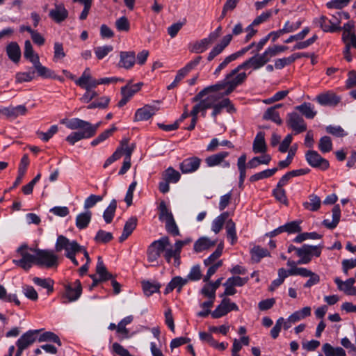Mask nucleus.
I'll use <instances>...</instances> for the list:
<instances>
[{
    "instance_id": "obj_58",
    "label": "nucleus",
    "mask_w": 356,
    "mask_h": 356,
    "mask_svg": "<svg viewBox=\"0 0 356 356\" xmlns=\"http://www.w3.org/2000/svg\"><path fill=\"white\" fill-rule=\"evenodd\" d=\"M355 279L353 277L349 278L344 282V285L342 286V289L346 294L349 296H356V289L354 287Z\"/></svg>"
},
{
    "instance_id": "obj_3",
    "label": "nucleus",
    "mask_w": 356,
    "mask_h": 356,
    "mask_svg": "<svg viewBox=\"0 0 356 356\" xmlns=\"http://www.w3.org/2000/svg\"><path fill=\"white\" fill-rule=\"evenodd\" d=\"M170 242L168 236L161 237L160 239L153 241L147 249V258L149 262L157 261L161 253L165 250V248L170 246Z\"/></svg>"
},
{
    "instance_id": "obj_46",
    "label": "nucleus",
    "mask_w": 356,
    "mask_h": 356,
    "mask_svg": "<svg viewBox=\"0 0 356 356\" xmlns=\"http://www.w3.org/2000/svg\"><path fill=\"white\" fill-rule=\"evenodd\" d=\"M159 218L162 222L168 221L170 219H172L173 215L171 211L168 208L165 202L164 201L161 202L159 207Z\"/></svg>"
},
{
    "instance_id": "obj_27",
    "label": "nucleus",
    "mask_w": 356,
    "mask_h": 356,
    "mask_svg": "<svg viewBox=\"0 0 356 356\" xmlns=\"http://www.w3.org/2000/svg\"><path fill=\"white\" fill-rule=\"evenodd\" d=\"M295 108L307 119H313L317 114V111L315 110L314 106L309 102H304L303 104L296 106Z\"/></svg>"
},
{
    "instance_id": "obj_36",
    "label": "nucleus",
    "mask_w": 356,
    "mask_h": 356,
    "mask_svg": "<svg viewBox=\"0 0 356 356\" xmlns=\"http://www.w3.org/2000/svg\"><path fill=\"white\" fill-rule=\"evenodd\" d=\"M96 272L100 277V280H108L113 278L112 274L107 271L101 257H98Z\"/></svg>"
},
{
    "instance_id": "obj_15",
    "label": "nucleus",
    "mask_w": 356,
    "mask_h": 356,
    "mask_svg": "<svg viewBox=\"0 0 356 356\" xmlns=\"http://www.w3.org/2000/svg\"><path fill=\"white\" fill-rule=\"evenodd\" d=\"M69 13L63 3H54V7L50 10L49 17L56 23L60 24L68 17Z\"/></svg>"
},
{
    "instance_id": "obj_57",
    "label": "nucleus",
    "mask_w": 356,
    "mask_h": 356,
    "mask_svg": "<svg viewBox=\"0 0 356 356\" xmlns=\"http://www.w3.org/2000/svg\"><path fill=\"white\" fill-rule=\"evenodd\" d=\"M0 299L11 302H14L16 305H20V301L17 299V296L15 294H7L6 289L0 284Z\"/></svg>"
},
{
    "instance_id": "obj_49",
    "label": "nucleus",
    "mask_w": 356,
    "mask_h": 356,
    "mask_svg": "<svg viewBox=\"0 0 356 356\" xmlns=\"http://www.w3.org/2000/svg\"><path fill=\"white\" fill-rule=\"evenodd\" d=\"M278 170V168H274L272 169H267L256 173L250 177L251 182H254L260 179H266L272 177Z\"/></svg>"
},
{
    "instance_id": "obj_61",
    "label": "nucleus",
    "mask_w": 356,
    "mask_h": 356,
    "mask_svg": "<svg viewBox=\"0 0 356 356\" xmlns=\"http://www.w3.org/2000/svg\"><path fill=\"white\" fill-rule=\"evenodd\" d=\"M113 50V47L111 45H105L102 47H97L94 49L95 54L97 58L99 60L103 59L110 52Z\"/></svg>"
},
{
    "instance_id": "obj_39",
    "label": "nucleus",
    "mask_w": 356,
    "mask_h": 356,
    "mask_svg": "<svg viewBox=\"0 0 356 356\" xmlns=\"http://www.w3.org/2000/svg\"><path fill=\"white\" fill-rule=\"evenodd\" d=\"M142 83H138L136 84H127L121 88L122 96H126L129 99L140 90Z\"/></svg>"
},
{
    "instance_id": "obj_22",
    "label": "nucleus",
    "mask_w": 356,
    "mask_h": 356,
    "mask_svg": "<svg viewBox=\"0 0 356 356\" xmlns=\"http://www.w3.org/2000/svg\"><path fill=\"white\" fill-rule=\"evenodd\" d=\"M1 113L6 115L7 118H16L19 115H24L27 112V109L24 105H19L17 106H8L1 109Z\"/></svg>"
},
{
    "instance_id": "obj_11",
    "label": "nucleus",
    "mask_w": 356,
    "mask_h": 356,
    "mask_svg": "<svg viewBox=\"0 0 356 356\" xmlns=\"http://www.w3.org/2000/svg\"><path fill=\"white\" fill-rule=\"evenodd\" d=\"M231 311H238V307L234 302H231L228 298H224L220 304L211 312L213 318H219Z\"/></svg>"
},
{
    "instance_id": "obj_59",
    "label": "nucleus",
    "mask_w": 356,
    "mask_h": 356,
    "mask_svg": "<svg viewBox=\"0 0 356 356\" xmlns=\"http://www.w3.org/2000/svg\"><path fill=\"white\" fill-rule=\"evenodd\" d=\"M284 232H287L288 234H295L300 233L302 230L301 227L300 226V222L298 221H291L287 222L282 225Z\"/></svg>"
},
{
    "instance_id": "obj_48",
    "label": "nucleus",
    "mask_w": 356,
    "mask_h": 356,
    "mask_svg": "<svg viewBox=\"0 0 356 356\" xmlns=\"http://www.w3.org/2000/svg\"><path fill=\"white\" fill-rule=\"evenodd\" d=\"M263 119L266 120H270L278 125L282 124V120L280 117V114L274 108H268L263 115Z\"/></svg>"
},
{
    "instance_id": "obj_6",
    "label": "nucleus",
    "mask_w": 356,
    "mask_h": 356,
    "mask_svg": "<svg viewBox=\"0 0 356 356\" xmlns=\"http://www.w3.org/2000/svg\"><path fill=\"white\" fill-rule=\"evenodd\" d=\"M34 252L36 254V265L47 268L58 265V257L52 250L36 249Z\"/></svg>"
},
{
    "instance_id": "obj_8",
    "label": "nucleus",
    "mask_w": 356,
    "mask_h": 356,
    "mask_svg": "<svg viewBox=\"0 0 356 356\" xmlns=\"http://www.w3.org/2000/svg\"><path fill=\"white\" fill-rule=\"evenodd\" d=\"M305 159L308 164L313 168L325 170L330 167L329 161L323 158L316 151H307L305 154Z\"/></svg>"
},
{
    "instance_id": "obj_16",
    "label": "nucleus",
    "mask_w": 356,
    "mask_h": 356,
    "mask_svg": "<svg viewBox=\"0 0 356 356\" xmlns=\"http://www.w3.org/2000/svg\"><path fill=\"white\" fill-rule=\"evenodd\" d=\"M65 296L69 302L76 300L81 294L82 286L81 282L76 280L72 284H67L65 285Z\"/></svg>"
},
{
    "instance_id": "obj_9",
    "label": "nucleus",
    "mask_w": 356,
    "mask_h": 356,
    "mask_svg": "<svg viewBox=\"0 0 356 356\" xmlns=\"http://www.w3.org/2000/svg\"><path fill=\"white\" fill-rule=\"evenodd\" d=\"M286 123L296 134L302 133L307 130V124L305 120L296 112L287 115Z\"/></svg>"
},
{
    "instance_id": "obj_34",
    "label": "nucleus",
    "mask_w": 356,
    "mask_h": 356,
    "mask_svg": "<svg viewBox=\"0 0 356 356\" xmlns=\"http://www.w3.org/2000/svg\"><path fill=\"white\" fill-rule=\"evenodd\" d=\"M33 282L35 284L46 289L48 294L51 293L54 291V282L51 278H40L35 277L33 278Z\"/></svg>"
},
{
    "instance_id": "obj_51",
    "label": "nucleus",
    "mask_w": 356,
    "mask_h": 356,
    "mask_svg": "<svg viewBox=\"0 0 356 356\" xmlns=\"http://www.w3.org/2000/svg\"><path fill=\"white\" fill-rule=\"evenodd\" d=\"M39 342L49 341L56 343L58 346H62L60 338L58 335L52 332H45L40 335L38 338Z\"/></svg>"
},
{
    "instance_id": "obj_7",
    "label": "nucleus",
    "mask_w": 356,
    "mask_h": 356,
    "mask_svg": "<svg viewBox=\"0 0 356 356\" xmlns=\"http://www.w3.org/2000/svg\"><path fill=\"white\" fill-rule=\"evenodd\" d=\"M55 250L57 252L65 250V254H68L78 253L83 249L76 241H70L67 237L60 235L57 238Z\"/></svg>"
},
{
    "instance_id": "obj_1",
    "label": "nucleus",
    "mask_w": 356,
    "mask_h": 356,
    "mask_svg": "<svg viewBox=\"0 0 356 356\" xmlns=\"http://www.w3.org/2000/svg\"><path fill=\"white\" fill-rule=\"evenodd\" d=\"M268 61L269 60L265 52L261 54H257L233 69L226 75L227 79L232 81L234 80L238 75L244 74L245 77L240 83V85H242L247 79V74L244 72H240L241 70H248L250 68L253 70H257L264 66Z\"/></svg>"
},
{
    "instance_id": "obj_20",
    "label": "nucleus",
    "mask_w": 356,
    "mask_h": 356,
    "mask_svg": "<svg viewBox=\"0 0 356 356\" xmlns=\"http://www.w3.org/2000/svg\"><path fill=\"white\" fill-rule=\"evenodd\" d=\"M232 40V35L227 34V35H225L222 38V39L221 40L219 44H216L211 50V51L209 52V54L208 55L207 60L209 61H211L212 60H213L215 58V57H216L217 56L220 54L224 51V49L229 45V44L230 43Z\"/></svg>"
},
{
    "instance_id": "obj_53",
    "label": "nucleus",
    "mask_w": 356,
    "mask_h": 356,
    "mask_svg": "<svg viewBox=\"0 0 356 356\" xmlns=\"http://www.w3.org/2000/svg\"><path fill=\"white\" fill-rule=\"evenodd\" d=\"M251 253L252 259L257 262L260 261L261 259L264 257L270 256V253L268 250L260 246H254L252 249Z\"/></svg>"
},
{
    "instance_id": "obj_42",
    "label": "nucleus",
    "mask_w": 356,
    "mask_h": 356,
    "mask_svg": "<svg viewBox=\"0 0 356 356\" xmlns=\"http://www.w3.org/2000/svg\"><path fill=\"white\" fill-rule=\"evenodd\" d=\"M117 208V201L113 199L111 201L108 207L103 213L104 220L106 223H111L114 218L115 210Z\"/></svg>"
},
{
    "instance_id": "obj_18",
    "label": "nucleus",
    "mask_w": 356,
    "mask_h": 356,
    "mask_svg": "<svg viewBox=\"0 0 356 356\" xmlns=\"http://www.w3.org/2000/svg\"><path fill=\"white\" fill-rule=\"evenodd\" d=\"M212 108L211 116L213 118H216L218 115L220 114L223 108H227V112L229 113L235 112L234 105L228 98L222 99L221 101H219V99L216 100Z\"/></svg>"
},
{
    "instance_id": "obj_38",
    "label": "nucleus",
    "mask_w": 356,
    "mask_h": 356,
    "mask_svg": "<svg viewBox=\"0 0 356 356\" xmlns=\"http://www.w3.org/2000/svg\"><path fill=\"white\" fill-rule=\"evenodd\" d=\"M229 217L228 212H223L220 216H218L217 218H216L212 222V226L211 229L213 232H214L216 234H218L220 232V231L222 229L223 225L225 224V221Z\"/></svg>"
},
{
    "instance_id": "obj_62",
    "label": "nucleus",
    "mask_w": 356,
    "mask_h": 356,
    "mask_svg": "<svg viewBox=\"0 0 356 356\" xmlns=\"http://www.w3.org/2000/svg\"><path fill=\"white\" fill-rule=\"evenodd\" d=\"M113 238V235L111 232L100 229L97 232L94 239L97 243H106L111 241Z\"/></svg>"
},
{
    "instance_id": "obj_5",
    "label": "nucleus",
    "mask_w": 356,
    "mask_h": 356,
    "mask_svg": "<svg viewBox=\"0 0 356 356\" xmlns=\"http://www.w3.org/2000/svg\"><path fill=\"white\" fill-rule=\"evenodd\" d=\"M323 245H309L304 244L300 249L297 250V256L300 258L297 261L298 264H307L312 259V257H318L321 254Z\"/></svg>"
},
{
    "instance_id": "obj_25",
    "label": "nucleus",
    "mask_w": 356,
    "mask_h": 356,
    "mask_svg": "<svg viewBox=\"0 0 356 356\" xmlns=\"http://www.w3.org/2000/svg\"><path fill=\"white\" fill-rule=\"evenodd\" d=\"M137 223L138 219L135 216H132L128 219L124 226L122 234L119 238L120 242H123L132 234L137 226Z\"/></svg>"
},
{
    "instance_id": "obj_24",
    "label": "nucleus",
    "mask_w": 356,
    "mask_h": 356,
    "mask_svg": "<svg viewBox=\"0 0 356 356\" xmlns=\"http://www.w3.org/2000/svg\"><path fill=\"white\" fill-rule=\"evenodd\" d=\"M120 65L125 69H130L134 67L136 63V54L133 51L120 52Z\"/></svg>"
},
{
    "instance_id": "obj_60",
    "label": "nucleus",
    "mask_w": 356,
    "mask_h": 356,
    "mask_svg": "<svg viewBox=\"0 0 356 356\" xmlns=\"http://www.w3.org/2000/svg\"><path fill=\"white\" fill-rule=\"evenodd\" d=\"M321 237L322 236L321 234L315 232L309 233L305 232L296 236L293 241L295 243H302L307 239H320Z\"/></svg>"
},
{
    "instance_id": "obj_13",
    "label": "nucleus",
    "mask_w": 356,
    "mask_h": 356,
    "mask_svg": "<svg viewBox=\"0 0 356 356\" xmlns=\"http://www.w3.org/2000/svg\"><path fill=\"white\" fill-rule=\"evenodd\" d=\"M229 156L227 152H220L215 154H212L205 159V163L208 167H214L221 165L222 168H228L230 166L229 161L225 159Z\"/></svg>"
},
{
    "instance_id": "obj_33",
    "label": "nucleus",
    "mask_w": 356,
    "mask_h": 356,
    "mask_svg": "<svg viewBox=\"0 0 356 356\" xmlns=\"http://www.w3.org/2000/svg\"><path fill=\"white\" fill-rule=\"evenodd\" d=\"M309 202L303 203L304 208L311 211H318L321 204L320 197L315 194H312L309 196Z\"/></svg>"
},
{
    "instance_id": "obj_29",
    "label": "nucleus",
    "mask_w": 356,
    "mask_h": 356,
    "mask_svg": "<svg viewBox=\"0 0 356 356\" xmlns=\"http://www.w3.org/2000/svg\"><path fill=\"white\" fill-rule=\"evenodd\" d=\"M305 56L303 54L296 53L289 57L278 58L275 60V67L278 70L284 68L286 65L293 63L296 59Z\"/></svg>"
},
{
    "instance_id": "obj_30",
    "label": "nucleus",
    "mask_w": 356,
    "mask_h": 356,
    "mask_svg": "<svg viewBox=\"0 0 356 356\" xmlns=\"http://www.w3.org/2000/svg\"><path fill=\"white\" fill-rule=\"evenodd\" d=\"M29 163V158L27 155H24L20 161V164L18 168V175L13 183L11 188L17 187L22 181V179L26 173L27 166Z\"/></svg>"
},
{
    "instance_id": "obj_43",
    "label": "nucleus",
    "mask_w": 356,
    "mask_h": 356,
    "mask_svg": "<svg viewBox=\"0 0 356 356\" xmlns=\"http://www.w3.org/2000/svg\"><path fill=\"white\" fill-rule=\"evenodd\" d=\"M33 66L36 70L38 76H42L43 78H56L54 72H52L47 67L43 66L40 63V60H36V61H35V63L33 64Z\"/></svg>"
},
{
    "instance_id": "obj_10",
    "label": "nucleus",
    "mask_w": 356,
    "mask_h": 356,
    "mask_svg": "<svg viewBox=\"0 0 356 356\" xmlns=\"http://www.w3.org/2000/svg\"><path fill=\"white\" fill-rule=\"evenodd\" d=\"M75 83L86 90H91L100 84L99 79L92 78L90 69L86 68L81 76L75 81Z\"/></svg>"
},
{
    "instance_id": "obj_2",
    "label": "nucleus",
    "mask_w": 356,
    "mask_h": 356,
    "mask_svg": "<svg viewBox=\"0 0 356 356\" xmlns=\"http://www.w3.org/2000/svg\"><path fill=\"white\" fill-rule=\"evenodd\" d=\"M244 74H239L234 80H229L227 79V76L225 79L220 82L217 83L215 85L208 86L198 92L193 99V102L201 101L203 97L209 92H216L225 89L223 92L224 95H228L232 93L237 86H240V83L244 79Z\"/></svg>"
},
{
    "instance_id": "obj_14",
    "label": "nucleus",
    "mask_w": 356,
    "mask_h": 356,
    "mask_svg": "<svg viewBox=\"0 0 356 356\" xmlns=\"http://www.w3.org/2000/svg\"><path fill=\"white\" fill-rule=\"evenodd\" d=\"M316 100L321 106H336L341 102V97L329 90L317 95Z\"/></svg>"
},
{
    "instance_id": "obj_37",
    "label": "nucleus",
    "mask_w": 356,
    "mask_h": 356,
    "mask_svg": "<svg viewBox=\"0 0 356 356\" xmlns=\"http://www.w3.org/2000/svg\"><path fill=\"white\" fill-rule=\"evenodd\" d=\"M318 24L321 28L326 32H334L337 29V22L335 20V22H331L330 19H329L325 16H321L318 20Z\"/></svg>"
},
{
    "instance_id": "obj_23",
    "label": "nucleus",
    "mask_w": 356,
    "mask_h": 356,
    "mask_svg": "<svg viewBox=\"0 0 356 356\" xmlns=\"http://www.w3.org/2000/svg\"><path fill=\"white\" fill-rule=\"evenodd\" d=\"M267 147L265 141V134L259 131L256 135L252 145V151L255 154H264L266 152Z\"/></svg>"
},
{
    "instance_id": "obj_50",
    "label": "nucleus",
    "mask_w": 356,
    "mask_h": 356,
    "mask_svg": "<svg viewBox=\"0 0 356 356\" xmlns=\"http://www.w3.org/2000/svg\"><path fill=\"white\" fill-rule=\"evenodd\" d=\"M227 237L234 245L237 241L236 225L232 220H228L226 223Z\"/></svg>"
},
{
    "instance_id": "obj_55",
    "label": "nucleus",
    "mask_w": 356,
    "mask_h": 356,
    "mask_svg": "<svg viewBox=\"0 0 356 356\" xmlns=\"http://www.w3.org/2000/svg\"><path fill=\"white\" fill-rule=\"evenodd\" d=\"M318 149L322 153L330 152L332 149V143L329 136H323L319 140Z\"/></svg>"
},
{
    "instance_id": "obj_45",
    "label": "nucleus",
    "mask_w": 356,
    "mask_h": 356,
    "mask_svg": "<svg viewBox=\"0 0 356 356\" xmlns=\"http://www.w3.org/2000/svg\"><path fill=\"white\" fill-rule=\"evenodd\" d=\"M24 56L33 64L35 63V61H36V60H40L39 56L37 54L34 53L32 44L29 40L25 41Z\"/></svg>"
},
{
    "instance_id": "obj_47",
    "label": "nucleus",
    "mask_w": 356,
    "mask_h": 356,
    "mask_svg": "<svg viewBox=\"0 0 356 356\" xmlns=\"http://www.w3.org/2000/svg\"><path fill=\"white\" fill-rule=\"evenodd\" d=\"M142 286L145 296H150L154 293L158 292L159 291L161 284L156 282H150L149 281H143Z\"/></svg>"
},
{
    "instance_id": "obj_52",
    "label": "nucleus",
    "mask_w": 356,
    "mask_h": 356,
    "mask_svg": "<svg viewBox=\"0 0 356 356\" xmlns=\"http://www.w3.org/2000/svg\"><path fill=\"white\" fill-rule=\"evenodd\" d=\"M88 125V122L81 120L79 118H72L67 122V128L71 130H86Z\"/></svg>"
},
{
    "instance_id": "obj_12",
    "label": "nucleus",
    "mask_w": 356,
    "mask_h": 356,
    "mask_svg": "<svg viewBox=\"0 0 356 356\" xmlns=\"http://www.w3.org/2000/svg\"><path fill=\"white\" fill-rule=\"evenodd\" d=\"M220 97L218 95H210L207 98L202 99L200 102L195 104L192 111H191V115H197L200 112H204L209 108H212L213 106L214 102L218 100Z\"/></svg>"
},
{
    "instance_id": "obj_63",
    "label": "nucleus",
    "mask_w": 356,
    "mask_h": 356,
    "mask_svg": "<svg viewBox=\"0 0 356 356\" xmlns=\"http://www.w3.org/2000/svg\"><path fill=\"white\" fill-rule=\"evenodd\" d=\"M273 195L280 202L284 204H288L286 192L284 189L282 188V187H278V186H277L276 188L273 191Z\"/></svg>"
},
{
    "instance_id": "obj_41",
    "label": "nucleus",
    "mask_w": 356,
    "mask_h": 356,
    "mask_svg": "<svg viewBox=\"0 0 356 356\" xmlns=\"http://www.w3.org/2000/svg\"><path fill=\"white\" fill-rule=\"evenodd\" d=\"M88 132L86 130H79L78 131L72 132L70 135L66 137V140L71 145H74L75 143L82 140L90 138L89 135H88Z\"/></svg>"
},
{
    "instance_id": "obj_26",
    "label": "nucleus",
    "mask_w": 356,
    "mask_h": 356,
    "mask_svg": "<svg viewBox=\"0 0 356 356\" xmlns=\"http://www.w3.org/2000/svg\"><path fill=\"white\" fill-rule=\"evenodd\" d=\"M6 54L10 60L17 63L21 58V49L16 42H10L6 47Z\"/></svg>"
},
{
    "instance_id": "obj_35",
    "label": "nucleus",
    "mask_w": 356,
    "mask_h": 356,
    "mask_svg": "<svg viewBox=\"0 0 356 356\" xmlns=\"http://www.w3.org/2000/svg\"><path fill=\"white\" fill-rule=\"evenodd\" d=\"M322 350L325 356H346V352L342 348H334L328 343L323 345Z\"/></svg>"
},
{
    "instance_id": "obj_64",
    "label": "nucleus",
    "mask_w": 356,
    "mask_h": 356,
    "mask_svg": "<svg viewBox=\"0 0 356 356\" xmlns=\"http://www.w3.org/2000/svg\"><path fill=\"white\" fill-rule=\"evenodd\" d=\"M22 292L24 294V296L33 301H35L38 298V294L35 289L32 286L29 285H24L22 286Z\"/></svg>"
},
{
    "instance_id": "obj_31",
    "label": "nucleus",
    "mask_w": 356,
    "mask_h": 356,
    "mask_svg": "<svg viewBox=\"0 0 356 356\" xmlns=\"http://www.w3.org/2000/svg\"><path fill=\"white\" fill-rule=\"evenodd\" d=\"M216 241H211L207 237H201L194 243V250L196 252H200L209 249L216 245Z\"/></svg>"
},
{
    "instance_id": "obj_28",
    "label": "nucleus",
    "mask_w": 356,
    "mask_h": 356,
    "mask_svg": "<svg viewBox=\"0 0 356 356\" xmlns=\"http://www.w3.org/2000/svg\"><path fill=\"white\" fill-rule=\"evenodd\" d=\"M332 220L330 221L325 219L323 221V225L328 229H332L335 228L339 222L341 218V209L339 204L334 206L332 210Z\"/></svg>"
},
{
    "instance_id": "obj_17",
    "label": "nucleus",
    "mask_w": 356,
    "mask_h": 356,
    "mask_svg": "<svg viewBox=\"0 0 356 356\" xmlns=\"http://www.w3.org/2000/svg\"><path fill=\"white\" fill-rule=\"evenodd\" d=\"M201 159L197 156L189 157L184 159L179 165V169L184 174L195 172L200 165Z\"/></svg>"
},
{
    "instance_id": "obj_54",
    "label": "nucleus",
    "mask_w": 356,
    "mask_h": 356,
    "mask_svg": "<svg viewBox=\"0 0 356 356\" xmlns=\"http://www.w3.org/2000/svg\"><path fill=\"white\" fill-rule=\"evenodd\" d=\"M288 49V47L283 45H274L269 47L265 50V54L270 60L271 58L278 55L279 54L284 52Z\"/></svg>"
},
{
    "instance_id": "obj_44",
    "label": "nucleus",
    "mask_w": 356,
    "mask_h": 356,
    "mask_svg": "<svg viewBox=\"0 0 356 356\" xmlns=\"http://www.w3.org/2000/svg\"><path fill=\"white\" fill-rule=\"evenodd\" d=\"M180 177V173L172 167L167 168L163 173V179L169 181L170 183L178 182Z\"/></svg>"
},
{
    "instance_id": "obj_21",
    "label": "nucleus",
    "mask_w": 356,
    "mask_h": 356,
    "mask_svg": "<svg viewBox=\"0 0 356 356\" xmlns=\"http://www.w3.org/2000/svg\"><path fill=\"white\" fill-rule=\"evenodd\" d=\"M156 111L157 108L155 106L145 105L136 111L134 115V120H147L156 113Z\"/></svg>"
},
{
    "instance_id": "obj_4",
    "label": "nucleus",
    "mask_w": 356,
    "mask_h": 356,
    "mask_svg": "<svg viewBox=\"0 0 356 356\" xmlns=\"http://www.w3.org/2000/svg\"><path fill=\"white\" fill-rule=\"evenodd\" d=\"M29 248L27 245L23 244L17 249V253L20 255L19 259H14L13 263L23 270L28 271L33 264H36V254H32L29 252ZM31 251L34 250L30 249Z\"/></svg>"
},
{
    "instance_id": "obj_40",
    "label": "nucleus",
    "mask_w": 356,
    "mask_h": 356,
    "mask_svg": "<svg viewBox=\"0 0 356 356\" xmlns=\"http://www.w3.org/2000/svg\"><path fill=\"white\" fill-rule=\"evenodd\" d=\"M214 41L210 38L209 35H208L207 38H203L202 40L197 42L194 44L192 51L195 53H202L206 49H207V48Z\"/></svg>"
},
{
    "instance_id": "obj_19",
    "label": "nucleus",
    "mask_w": 356,
    "mask_h": 356,
    "mask_svg": "<svg viewBox=\"0 0 356 356\" xmlns=\"http://www.w3.org/2000/svg\"><path fill=\"white\" fill-rule=\"evenodd\" d=\"M42 330H31L22 334L17 341L16 345L19 346L24 350L33 344L36 340V336Z\"/></svg>"
},
{
    "instance_id": "obj_56",
    "label": "nucleus",
    "mask_w": 356,
    "mask_h": 356,
    "mask_svg": "<svg viewBox=\"0 0 356 356\" xmlns=\"http://www.w3.org/2000/svg\"><path fill=\"white\" fill-rule=\"evenodd\" d=\"M246 154H243L237 161V167L239 171V179H245L246 177Z\"/></svg>"
},
{
    "instance_id": "obj_32",
    "label": "nucleus",
    "mask_w": 356,
    "mask_h": 356,
    "mask_svg": "<svg viewBox=\"0 0 356 356\" xmlns=\"http://www.w3.org/2000/svg\"><path fill=\"white\" fill-rule=\"evenodd\" d=\"M92 218V213L90 211L79 213L76 218V226L79 229L86 228Z\"/></svg>"
}]
</instances>
